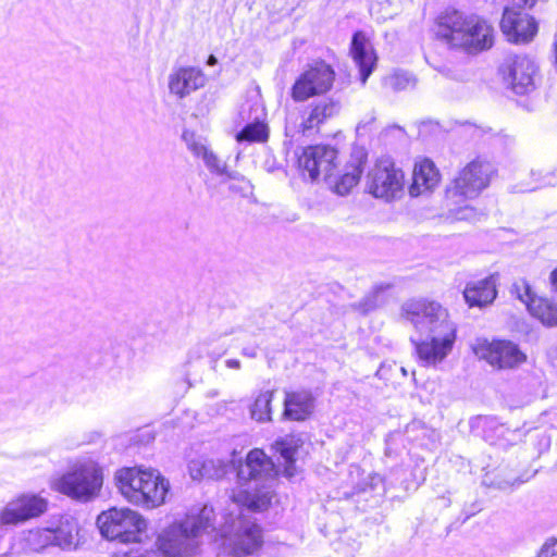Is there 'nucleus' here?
<instances>
[{
	"mask_svg": "<svg viewBox=\"0 0 557 557\" xmlns=\"http://www.w3.org/2000/svg\"><path fill=\"white\" fill-rule=\"evenodd\" d=\"M401 314L421 336L411 337L419 358L428 366L443 361L456 339V325L447 309L433 300L410 299L403 305Z\"/></svg>",
	"mask_w": 557,
	"mask_h": 557,
	"instance_id": "nucleus-1",
	"label": "nucleus"
},
{
	"mask_svg": "<svg viewBox=\"0 0 557 557\" xmlns=\"http://www.w3.org/2000/svg\"><path fill=\"white\" fill-rule=\"evenodd\" d=\"M214 529V511L210 506L193 507L186 517L164 529L157 539V549L137 557H183L193 554L198 537Z\"/></svg>",
	"mask_w": 557,
	"mask_h": 557,
	"instance_id": "nucleus-2",
	"label": "nucleus"
},
{
	"mask_svg": "<svg viewBox=\"0 0 557 557\" xmlns=\"http://www.w3.org/2000/svg\"><path fill=\"white\" fill-rule=\"evenodd\" d=\"M237 479L240 484L255 483V492L244 490L234 496V500L247 510L258 512L265 510L272 499L270 491L265 487V482L273 480L276 470L273 461L261 450L252 449L246 457L245 462L237 459L236 468Z\"/></svg>",
	"mask_w": 557,
	"mask_h": 557,
	"instance_id": "nucleus-3",
	"label": "nucleus"
},
{
	"mask_svg": "<svg viewBox=\"0 0 557 557\" xmlns=\"http://www.w3.org/2000/svg\"><path fill=\"white\" fill-rule=\"evenodd\" d=\"M115 484L129 503L146 508L164 504L169 481L156 469L122 468L114 474Z\"/></svg>",
	"mask_w": 557,
	"mask_h": 557,
	"instance_id": "nucleus-4",
	"label": "nucleus"
},
{
	"mask_svg": "<svg viewBox=\"0 0 557 557\" xmlns=\"http://www.w3.org/2000/svg\"><path fill=\"white\" fill-rule=\"evenodd\" d=\"M78 533V522L73 516L57 513L49 517L45 527L25 532L22 541L30 552L38 553L49 546L71 550L77 547Z\"/></svg>",
	"mask_w": 557,
	"mask_h": 557,
	"instance_id": "nucleus-5",
	"label": "nucleus"
},
{
	"mask_svg": "<svg viewBox=\"0 0 557 557\" xmlns=\"http://www.w3.org/2000/svg\"><path fill=\"white\" fill-rule=\"evenodd\" d=\"M97 525L102 536L108 540L133 543L140 540L147 523L139 513L129 508H111L98 516Z\"/></svg>",
	"mask_w": 557,
	"mask_h": 557,
	"instance_id": "nucleus-6",
	"label": "nucleus"
},
{
	"mask_svg": "<svg viewBox=\"0 0 557 557\" xmlns=\"http://www.w3.org/2000/svg\"><path fill=\"white\" fill-rule=\"evenodd\" d=\"M493 173L494 168L490 162L480 159L471 161L447 187V200L450 205H458L462 199L478 197L490 185Z\"/></svg>",
	"mask_w": 557,
	"mask_h": 557,
	"instance_id": "nucleus-7",
	"label": "nucleus"
},
{
	"mask_svg": "<svg viewBox=\"0 0 557 557\" xmlns=\"http://www.w3.org/2000/svg\"><path fill=\"white\" fill-rule=\"evenodd\" d=\"M103 482L102 470L94 461L75 465L59 481V490L63 494L81 500L95 497Z\"/></svg>",
	"mask_w": 557,
	"mask_h": 557,
	"instance_id": "nucleus-8",
	"label": "nucleus"
},
{
	"mask_svg": "<svg viewBox=\"0 0 557 557\" xmlns=\"http://www.w3.org/2000/svg\"><path fill=\"white\" fill-rule=\"evenodd\" d=\"M341 111V103L332 98H323L309 103L302 111L300 121L290 114L286 119L285 135L294 139L297 135L317 133L329 120Z\"/></svg>",
	"mask_w": 557,
	"mask_h": 557,
	"instance_id": "nucleus-9",
	"label": "nucleus"
},
{
	"mask_svg": "<svg viewBox=\"0 0 557 557\" xmlns=\"http://www.w3.org/2000/svg\"><path fill=\"white\" fill-rule=\"evenodd\" d=\"M486 30L485 21L478 15H468L457 10L446 11L437 18L436 36L451 48L473 42L469 39L470 30Z\"/></svg>",
	"mask_w": 557,
	"mask_h": 557,
	"instance_id": "nucleus-10",
	"label": "nucleus"
},
{
	"mask_svg": "<svg viewBox=\"0 0 557 557\" xmlns=\"http://www.w3.org/2000/svg\"><path fill=\"white\" fill-rule=\"evenodd\" d=\"M368 191L387 202L400 199L405 191V174L387 159L379 160L368 174Z\"/></svg>",
	"mask_w": 557,
	"mask_h": 557,
	"instance_id": "nucleus-11",
	"label": "nucleus"
},
{
	"mask_svg": "<svg viewBox=\"0 0 557 557\" xmlns=\"http://www.w3.org/2000/svg\"><path fill=\"white\" fill-rule=\"evenodd\" d=\"M335 72L325 61H315L299 75L292 87V98L301 102L326 94L333 87Z\"/></svg>",
	"mask_w": 557,
	"mask_h": 557,
	"instance_id": "nucleus-12",
	"label": "nucleus"
},
{
	"mask_svg": "<svg viewBox=\"0 0 557 557\" xmlns=\"http://www.w3.org/2000/svg\"><path fill=\"white\" fill-rule=\"evenodd\" d=\"M474 355L499 370L515 369L525 362L527 356L510 341L478 339L473 345Z\"/></svg>",
	"mask_w": 557,
	"mask_h": 557,
	"instance_id": "nucleus-13",
	"label": "nucleus"
},
{
	"mask_svg": "<svg viewBox=\"0 0 557 557\" xmlns=\"http://www.w3.org/2000/svg\"><path fill=\"white\" fill-rule=\"evenodd\" d=\"M337 166V150L331 146H309L298 157V169L304 177L308 176L312 182L329 180Z\"/></svg>",
	"mask_w": 557,
	"mask_h": 557,
	"instance_id": "nucleus-14",
	"label": "nucleus"
},
{
	"mask_svg": "<svg viewBox=\"0 0 557 557\" xmlns=\"http://www.w3.org/2000/svg\"><path fill=\"white\" fill-rule=\"evenodd\" d=\"M500 70L506 82L517 95H528L535 89L537 65L530 57L508 55Z\"/></svg>",
	"mask_w": 557,
	"mask_h": 557,
	"instance_id": "nucleus-15",
	"label": "nucleus"
},
{
	"mask_svg": "<svg viewBox=\"0 0 557 557\" xmlns=\"http://www.w3.org/2000/svg\"><path fill=\"white\" fill-rule=\"evenodd\" d=\"M48 503L45 498L23 494L9 502L0 511L1 525H17L47 511Z\"/></svg>",
	"mask_w": 557,
	"mask_h": 557,
	"instance_id": "nucleus-16",
	"label": "nucleus"
},
{
	"mask_svg": "<svg viewBox=\"0 0 557 557\" xmlns=\"http://www.w3.org/2000/svg\"><path fill=\"white\" fill-rule=\"evenodd\" d=\"M503 33L513 42H527L536 34L537 26L533 17L525 13L506 8L500 21Z\"/></svg>",
	"mask_w": 557,
	"mask_h": 557,
	"instance_id": "nucleus-17",
	"label": "nucleus"
},
{
	"mask_svg": "<svg viewBox=\"0 0 557 557\" xmlns=\"http://www.w3.org/2000/svg\"><path fill=\"white\" fill-rule=\"evenodd\" d=\"M207 78L205 73L195 66H181L174 69L169 75L170 94L184 99L191 92L202 88Z\"/></svg>",
	"mask_w": 557,
	"mask_h": 557,
	"instance_id": "nucleus-18",
	"label": "nucleus"
},
{
	"mask_svg": "<svg viewBox=\"0 0 557 557\" xmlns=\"http://www.w3.org/2000/svg\"><path fill=\"white\" fill-rule=\"evenodd\" d=\"M262 545L260 527L246 519H239L237 531L231 540L232 553L242 557L253 554Z\"/></svg>",
	"mask_w": 557,
	"mask_h": 557,
	"instance_id": "nucleus-19",
	"label": "nucleus"
},
{
	"mask_svg": "<svg viewBox=\"0 0 557 557\" xmlns=\"http://www.w3.org/2000/svg\"><path fill=\"white\" fill-rule=\"evenodd\" d=\"M237 459L235 454L230 461L222 459H193L189 465V473L194 480L213 479L220 480L231 470H235Z\"/></svg>",
	"mask_w": 557,
	"mask_h": 557,
	"instance_id": "nucleus-20",
	"label": "nucleus"
},
{
	"mask_svg": "<svg viewBox=\"0 0 557 557\" xmlns=\"http://www.w3.org/2000/svg\"><path fill=\"white\" fill-rule=\"evenodd\" d=\"M497 281L498 274L494 273L478 282L468 283L463 290V297L467 304L470 307H484L491 305L497 295Z\"/></svg>",
	"mask_w": 557,
	"mask_h": 557,
	"instance_id": "nucleus-21",
	"label": "nucleus"
},
{
	"mask_svg": "<svg viewBox=\"0 0 557 557\" xmlns=\"http://www.w3.org/2000/svg\"><path fill=\"white\" fill-rule=\"evenodd\" d=\"M440 183V173L435 164L424 159L414 165L412 172V183L409 186V195L418 197L432 191Z\"/></svg>",
	"mask_w": 557,
	"mask_h": 557,
	"instance_id": "nucleus-22",
	"label": "nucleus"
},
{
	"mask_svg": "<svg viewBox=\"0 0 557 557\" xmlns=\"http://www.w3.org/2000/svg\"><path fill=\"white\" fill-rule=\"evenodd\" d=\"M350 53L356 65L359 67L361 82L364 84L373 71L376 57L370 41L361 32L352 36Z\"/></svg>",
	"mask_w": 557,
	"mask_h": 557,
	"instance_id": "nucleus-23",
	"label": "nucleus"
},
{
	"mask_svg": "<svg viewBox=\"0 0 557 557\" xmlns=\"http://www.w3.org/2000/svg\"><path fill=\"white\" fill-rule=\"evenodd\" d=\"M315 399L309 391L286 393L284 399V416L295 421H304L314 410Z\"/></svg>",
	"mask_w": 557,
	"mask_h": 557,
	"instance_id": "nucleus-24",
	"label": "nucleus"
},
{
	"mask_svg": "<svg viewBox=\"0 0 557 557\" xmlns=\"http://www.w3.org/2000/svg\"><path fill=\"white\" fill-rule=\"evenodd\" d=\"M362 174L361 160L347 164L343 171L338 168L331 173L329 180H324L327 186L337 195L345 196L358 184Z\"/></svg>",
	"mask_w": 557,
	"mask_h": 557,
	"instance_id": "nucleus-25",
	"label": "nucleus"
},
{
	"mask_svg": "<svg viewBox=\"0 0 557 557\" xmlns=\"http://www.w3.org/2000/svg\"><path fill=\"white\" fill-rule=\"evenodd\" d=\"M300 440L293 436L287 435L282 437L273 444L274 449L280 454V456L284 460V474L288 478L295 475V454L299 447Z\"/></svg>",
	"mask_w": 557,
	"mask_h": 557,
	"instance_id": "nucleus-26",
	"label": "nucleus"
},
{
	"mask_svg": "<svg viewBox=\"0 0 557 557\" xmlns=\"http://www.w3.org/2000/svg\"><path fill=\"white\" fill-rule=\"evenodd\" d=\"M529 312L546 326H557V304L542 297L531 300Z\"/></svg>",
	"mask_w": 557,
	"mask_h": 557,
	"instance_id": "nucleus-27",
	"label": "nucleus"
},
{
	"mask_svg": "<svg viewBox=\"0 0 557 557\" xmlns=\"http://www.w3.org/2000/svg\"><path fill=\"white\" fill-rule=\"evenodd\" d=\"M485 28L486 30H470L468 33V37L469 39H472L473 42H468L467 46H461L460 49L468 53H478L480 51L490 49L494 44V29L486 22Z\"/></svg>",
	"mask_w": 557,
	"mask_h": 557,
	"instance_id": "nucleus-28",
	"label": "nucleus"
},
{
	"mask_svg": "<svg viewBox=\"0 0 557 557\" xmlns=\"http://www.w3.org/2000/svg\"><path fill=\"white\" fill-rule=\"evenodd\" d=\"M273 397V392H263L258 395L252 407H251V418L259 421L264 422L271 420V401Z\"/></svg>",
	"mask_w": 557,
	"mask_h": 557,
	"instance_id": "nucleus-29",
	"label": "nucleus"
},
{
	"mask_svg": "<svg viewBox=\"0 0 557 557\" xmlns=\"http://www.w3.org/2000/svg\"><path fill=\"white\" fill-rule=\"evenodd\" d=\"M268 126L261 122L247 124L236 136L238 141H258L262 143L268 139Z\"/></svg>",
	"mask_w": 557,
	"mask_h": 557,
	"instance_id": "nucleus-30",
	"label": "nucleus"
},
{
	"mask_svg": "<svg viewBox=\"0 0 557 557\" xmlns=\"http://www.w3.org/2000/svg\"><path fill=\"white\" fill-rule=\"evenodd\" d=\"M386 88L393 91H401L416 86L414 77L406 72H395L386 76L383 81Z\"/></svg>",
	"mask_w": 557,
	"mask_h": 557,
	"instance_id": "nucleus-31",
	"label": "nucleus"
},
{
	"mask_svg": "<svg viewBox=\"0 0 557 557\" xmlns=\"http://www.w3.org/2000/svg\"><path fill=\"white\" fill-rule=\"evenodd\" d=\"M510 292L519 300H521L527 306V308L529 307L531 300L537 297L536 294L532 290L531 285L523 278L515 282Z\"/></svg>",
	"mask_w": 557,
	"mask_h": 557,
	"instance_id": "nucleus-32",
	"label": "nucleus"
},
{
	"mask_svg": "<svg viewBox=\"0 0 557 557\" xmlns=\"http://www.w3.org/2000/svg\"><path fill=\"white\" fill-rule=\"evenodd\" d=\"M206 166L216 174H226V164L223 163L216 154L208 149L201 157Z\"/></svg>",
	"mask_w": 557,
	"mask_h": 557,
	"instance_id": "nucleus-33",
	"label": "nucleus"
},
{
	"mask_svg": "<svg viewBox=\"0 0 557 557\" xmlns=\"http://www.w3.org/2000/svg\"><path fill=\"white\" fill-rule=\"evenodd\" d=\"M183 138L186 141L188 150L195 157L201 158L208 150V147L200 139H197L194 134L184 133Z\"/></svg>",
	"mask_w": 557,
	"mask_h": 557,
	"instance_id": "nucleus-34",
	"label": "nucleus"
},
{
	"mask_svg": "<svg viewBox=\"0 0 557 557\" xmlns=\"http://www.w3.org/2000/svg\"><path fill=\"white\" fill-rule=\"evenodd\" d=\"M449 210L454 213V218L460 221H476L480 215L473 207L468 205L458 209L450 208Z\"/></svg>",
	"mask_w": 557,
	"mask_h": 557,
	"instance_id": "nucleus-35",
	"label": "nucleus"
},
{
	"mask_svg": "<svg viewBox=\"0 0 557 557\" xmlns=\"http://www.w3.org/2000/svg\"><path fill=\"white\" fill-rule=\"evenodd\" d=\"M534 557H557V539L548 537L539 548Z\"/></svg>",
	"mask_w": 557,
	"mask_h": 557,
	"instance_id": "nucleus-36",
	"label": "nucleus"
},
{
	"mask_svg": "<svg viewBox=\"0 0 557 557\" xmlns=\"http://www.w3.org/2000/svg\"><path fill=\"white\" fill-rule=\"evenodd\" d=\"M389 286H385V288H388ZM384 287L383 286H376L375 289H374V295L379 294L381 290H383ZM375 296L373 297H366L362 301L354 305V307L356 309H358L359 311L363 312V313H367L368 311L372 310L375 308L376 304L375 301L373 300Z\"/></svg>",
	"mask_w": 557,
	"mask_h": 557,
	"instance_id": "nucleus-37",
	"label": "nucleus"
},
{
	"mask_svg": "<svg viewBox=\"0 0 557 557\" xmlns=\"http://www.w3.org/2000/svg\"><path fill=\"white\" fill-rule=\"evenodd\" d=\"M226 366L231 369H239L240 361L237 359H228V360H226Z\"/></svg>",
	"mask_w": 557,
	"mask_h": 557,
	"instance_id": "nucleus-38",
	"label": "nucleus"
},
{
	"mask_svg": "<svg viewBox=\"0 0 557 557\" xmlns=\"http://www.w3.org/2000/svg\"><path fill=\"white\" fill-rule=\"evenodd\" d=\"M549 278L553 288L557 292V268L552 271Z\"/></svg>",
	"mask_w": 557,
	"mask_h": 557,
	"instance_id": "nucleus-39",
	"label": "nucleus"
},
{
	"mask_svg": "<svg viewBox=\"0 0 557 557\" xmlns=\"http://www.w3.org/2000/svg\"><path fill=\"white\" fill-rule=\"evenodd\" d=\"M536 0H516L517 5H524L532 8L535 4Z\"/></svg>",
	"mask_w": 557,
	"mask_h": 557,
	"instance_id": "nucleus-40",
	"label": "nucleus"
},
{
	"mask_svg": "<svg viewBox=\"0 0 557 557\" xmlns=\"http://www.w3.org/2000/svg\"><path fill=\"white\" fill-rule=\"evenodd\" d=\"M189 355H190V357H189L190 359H193V358H197V359L201 358L200 347L193 348L190 350Z\"/></svg>",
	"mask_w": 557,
	"mask_h": 557,
	"instance_id": "nucleus-41",
	"label": "nucleus"
},
{
	"mask_svg": "<svg viewBox=\"0 0 557 557\" xmlns=\"http://www.w3.org/2000/svg\"><path fill=\"white\" fill-rule=\"evenodd\" d=\"M243 354H244L245 356L250 357V358H255V357L257 356V352H256V350H255V349H244V350H243Z\"/></svg>",
	"mask_w": 557,
	"mask_h": 557,
	"instance_id": "nucleus-42",
	"label": "nucleus"
},
{
	"mask_svg": "<svg viewBox=\"0 0 557 557\" xmlns=\"http://www.w3.org/2000/svg\"><path fill=\"white\" fill-rule=\"evenodd\" d=\"M216 63H218V59L213 54L209 55V58L207 60V64L208 65H215Z\"/></svg>",
	"mask_w": 557,
	"mask_h": 557,
	"instance_id": "nucleus-43",
	"label": "nucleus"
},
{
	"mask_svg": "<svg viewBox=\"0 0 557 557\" xmlns=\"http://www.w3.org/2000/svg\"><path fill=\"white\" fill-rule=\"evenodd\" d=\"M550 362L555 368H557V358L550 356Z\"/></svg>",
	"mask_w": 557,
	"mask_h": 557,
	"instance_id": "nucleus-44",
	"label": "nucleus"
},
{
	"mask_svg": "<svg viewBox=\"0 0 557 557\" xmlns=\"http://www.w3.org/2000/svg\"><path fill=\"white\" fill-rule=\"evenodd\" d=\"M401 372L404 373V375H406V374H407V372H406L405 368H401Z\"/></svg>",
	"mask_w": 557,
	"mask_h": 557,
	"instance_id": "nucleus-45",
	"label": "nucleus"
}]
</instances>
